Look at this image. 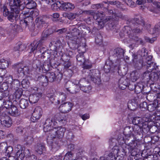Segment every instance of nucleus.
I'll return each instance as SVG.
<instances>
[{"mask_svg":"<svg viewBox=\"0 0 160 160\" xmlns=\"http://www.w3.org/2000/svg\"><path fill=\"white\" fill-rule=\"evenodd\" d=\"M48 81L54 82L55 80H61L62 77V75L59 72L54 73L53 72H48L46 74Z\"/></svg>","mask_w":160,"mask_h":160,"instance_id":"obj_13","label":"nucleus"},{"mask_svg":"<svg viewBox=\"0 0 160 160\" xmlns=\"http://www.w3.org/2000/svg\"><path fill=\"white\" fill-rule=\"evenodd\" d=\"M9 86L12 89L16 90L20 86V82L18 79H14Z\"/></svg>","mask_w":160,"mask_h":160,"instance_id":"obj_40","label":"nucleus"},{"mask_svg":"<svg viewBox=\"0 0 160 160\" xmlns=\"http://www.w3.org/2000/svg\"><path fill=\"white\" fill-rule=\"evenodd\" d=\"M48 18L46 16H40L37 17L35 20L36 25L39 28H41L43 26V25L45 24Z\"/></svg>","mask_w":160,"mask_h":160,"instance_id":"obj_19","label":"nucleus"},{"mask_svg":"<svg viewBox=\"0 0 160 160\" xmlns=\"http://www.w3.org/2000/svg\"><path fill=\"white\" fill-rule=\"evenodd\" d=\"M58 129L57 132L58 138H62L64 135V133L66 131V129L64 128L58 127L56 128Z\"/></svg>","mask_w":160,"mask_h":160,"instance_id":"obj_43","label":"nucleus"},{"mask_svg":"<svg viewBox=\"0 0 160 160\" xmlns=\"http://www.w3.org/2000/svg\"><path fill=\"white\" fill-rule=\"evenodd\" d=\"M38 80L39 81L41 84L43 86H46L48 83V80L46 75H38Z\"/></svg>","mask_w":160,"mask_h":160,"instance_id":"obj_32","label":"nucleus"},{"mask_svg":"<svg viewBox=\"0 0 160 160\" xmlns=\"http://www.w3.org/2000/svg\"><path fill=\"white\" fill-rule=\"evenodd\" d=\"M8 112L10 115L12 116L17 117L19 116L20 114L17 107L14 105L12 106Z\"/></svg>","mask_w":160,"mask_h":160,"instance_id":"obj_31","label":"nucleus"},{"mask_svg":"<svg viewBox=\"0 0 160 160\" xmlns=\"http://www.w3.org/2000/svg\"><path fill=\"white\" fill-rule=\"evenodd\" d=\"M73 106V104L70 102H65L61 104L59 108V111L63 113H67L70 111Z\"/></svg>","mask_w":160,"mask_h":160,"instance_id":"obj_17","label":"nucleus"},{"mask_svg":"<svg viewBox=\"0 0 160 160\" xmlns=\"http://www.w3.org/2000/svg\"><path fill=\"white\" fill-rule=\"evenodd\" d=\"M28 99L22 98L19 101V105L20 107L22 109H25L28 107Z\"/></svg>","mask_w":160,"mask_h":160,"instance_id":"obj_45","label":"nucleus"},{"mask_svg":"<svg viewBox=\"0 0 160 160\" xmlns=\"http://www.w3.org/2000/svg\"><path fill=\"white\" fill-rule=\"evenodd\" d=\"M129 80L124 78H120L118 81V85L120 88L124 90L128 86V85Z\"/></svg>","mask_w":160,"mask_h":160,"instance_id":"obj_27","label":"nucleus"},{"mask_svg":"<svg viewBox=\"0 0 160 160\" xmlns=\"http://www.w3.org/2000/svg\"><path fill=\"white\" fill-rule=\"evenodd\" d=\"M70 84H71L70 82H67L65 85L64 91L65 92L67 91V93L75 94L80 89V86H77L76 85L72 84L70 87H69L68 86L70 85Z\"/></svg>","mask_w":160,"mask_h":160,"instance_id":"obj_14","label":"nucleus"},{"mask_svg":"<svg viewBox=\"0 0 160 160\" xmlns=\"http://www.w3.org/2000/svg\"><path fill=\"white\" fill-rule=\"evenodd\" d=\"M126 136L127 135L124 133V131L123 135L120 134L118 136L117 141L120 146H121L125 143H128L129 140L131 141V139H129V137H128V138H127V137Z\"/></svg>","mask_w":160,"mask_h":160,"instance_id":"obj_21","label":"nucleus"},{"mask_svg":"<svg viewBox=\"0 0 160 160\" xmlns=\"http://www.w3.org/2000/svg\"><path fill=\"white\" fill-rule=\"evenodd\" d=\"M26 48L24 45L21 44L20 42L17 43L13 49V54L17 56L19 55L20 52L24 50Z\"/></svg>","mask_w":160,"mask_h":160,"instance_id":"obj_23","label":"nucleus"},{"mask_svg":"<svg viewBox=\"0 0 160 160\" xmlns=\"http://www.w3.org/2000/svg\"><path fill=\"white\" fill-rule=\"evenodd\" d=\"M42 94L41 93H32L29 96V102L32 104L37 102L40 97L42 96Z\"/></svg>","mask_w":160,"mask_h":160,"instance_id":"obj_25","label":"nucleus"},{"mask_svg":"<svg viewBox=\"0 0 160 160\" xmlns=\"http://www.w3.org/2000/svg\"><path fill=\"white\" fill-rule=\"evenodd\" d=\"M56 123H60L63 124H65L66 121L64 118L59 114L56 115L55 116Z\"/></svg>","mask_w":160,"mask_h":160,"instance_id":"obj_42","label":"nucleus"},{"mask_svg":"<svg viewBox=\"0 0 160 160\" xmlns=\"http://www.w3.org/2000/svg\"><path fill=\"white\" fill-rule=\"evenodd\" d=\"M29 82L27 79H23L21 85L23 88H27L29 86Z\"/></svg>","mask_w":160,"mask_h":160,"instance_id":"obj_60","label":"nucleus"},{"mask_svg":"<svg viewBox=\"0 0 160 160\" xmlns=\"http://www.w3.org/2000/svg\"><path fill=\"white\" fill-rule=\"evenodd\" d=\"M131 142H128V143H125L121 146H114L111 150L113 154L115 156L119 152H123L125 154L130 152L132 156L136 155L135 148L137 145V143L134 140L131 139Z\"/></svg>","mask_w":160,"mask_h":160,"instance_id":"obj_2","label":"nucleus"},{"mask_svg":"<svg viewBox=\"0 0 160 160\" xmlns=\"http://www.w3.org/2000/svg\"><path fill=\"white\" fill-rule=\"evenodd\" d=\"M142 119L139 117H134L132 120V123L136 126H138L140 128H143V125L142 123Z\"/></svg>","mask_w":160,"mask_h":160,"instance_id":"obj_39","label":"nucleus"},{"mask_svg":"<svg viewBox=\"0 0 160 160\" xmlns=\"http://www.w3.org/2000/svg\"><path fill=\"white\" fill-rule=\"evenodd\" d=\"M133 64L135 68L138 69H141L143 66V60L140 59L138 60L133 62Z\"/></svg>","mask_w":160,"mask_h":160,"instance_id":"obj_47","label":"nucleus"},{"mask_svg":"<svg viewBox=\"0 0 160 160\" xmlns=\"http://www.w3.org/2000/svg\"><path fill=\"white\" fill-rule=\"evenodd\" d=\"M0 105L1 106L4 107L8 109V111L14 105L12 104L11 102L10 101H6L5 99H0Z\"/></svg>","mask_w":160,"mask_h":160,"instance_id":"obj_30","label":"nucleus"},{"mask_svg":"<svg viewBox=\"0 0 160 160\" xmlns=\"http://www.w3.org/2000/svg\"><path fill=\"white\" fill-rule=\"evenodd\" d=\"M39 60L35 61V64L36 66V69L39 72H44L49 71L51 68V65L49 61H46L43 63V61Z\"/></svg>","mask_w":160,"mask_h":160,"instance_id":"obj_7","label":"nucleus"},{"mask_svg":"<svg viewBox=\"0 0 160 160\" xmlns=\"http://www.w3.org/2000/svg\"><path fill=\"white\" fill-rule=\"evenodd\" d=\"M146 68L148 71L151 72L154 70H156L158 68V67L156 65V63L155 62H152V63L147 64Z\"/></svg>","mask_w":160,"mask_h":160,"instance_id":"obj_44","label":"nucleus"},{"mask_svg":"<svg viewBox=\"0 0 160 160\" xmlns=\"http://www.w3.org/2000/svg\"><path fill=\"white\" fill-rule=\"evenodd\" d=\"M29 49L30 50V53L33 52L34 53L37 52L38 53H42L41 55V58H48L49 56L48 52L46 51V48L42 46V45H41L40 47L37 48V49H35L33 51H32V50L30 49L29 48Z\"/></svg>","mask_w":160,"mask_h":160,"instance_id":"obj_18","label":"nucleus"},{"mask_svg":"<svg viewBox=\"0 0 160 160\" xmlns=\"http://www.w3.org/2000/svg\"><path fill=\"white\" fill-rule=\"evenodd\" d=\"M25 8L29 9H32L35 8L36 6V3L32 0H24Z\"/></svg>","mask_w":160,"mask_h":160,"instance_id":"obj_34","label":"nucleus"},{"mask_svg":"<svg viewBox=\"0 0 160 160\" xmlns=\"http://www.w3.org/2000/svg\"><path fill=\"white\" fill-rule=\"evenodd\" d=\"M58 129L56 128H53L52 129H51L49 131H48L49 134L48 136L47 140L49 139H52L56 138H58V135L57 134V132Z\"/></svg>","mask_w":160,"mask_h":160,"instance_id":"obj_28","label":"nucleus"},{"mask_svg":"<svg viewBox=\"0 0 160 160\" xmlns=\"http://www.w3.org/2000/svg\"><path fill=\"white\" fill-rule=\"evenodd\" d=\"M9 29L11 31H13L15 32H21L22 29L20 27L14 23L10 24L9 27Z\"/></svg>","mask_w":160,"mask_h":160,"instance_id":"obj_41","label":"nucleus"},{"mask_svg":"<svg viewBox=\"0 0 160 160\" xmlns=\"http://www.w3.org/2000/svg\"><path fill=\"white\" fill-rule=\"evenodd\" d=\"M25 151L22 149L18 150L15 155V157L18 160H22L25 157Z\"/></svg>","mask_w":160,"mask_h":160,"instance_id":"obj_38","label":"nucleus"},{"mask_svg":"<svg viewBox=\"0 0 160 160\" xmlns=\"http://www.w3.org/2000/svg\"><path fill=\"white\" fill-rule=\"evenodd\" d=\"M128 26H125L126 36L130 39L135 41L138 40V38L135 36V33L142 32V28L145 26V28L148 30L151 34L158 33L160 32V22L155 25L153 28L149 30L150 28L149 24H145L143 18L141 17L136 18L128 20Z\"/></svg>","mask_w":160,"mask_h":160,"instance_id":"obj_1","label":"nucleus"},{"mask_svg":"<svg viewBox=\"0 0 160 160\" xmlns=\"http://www.w3.org/2000/svg\"><path fill=\"white\" fill-rule=\"evenodd\" d=\"M42 110L41 108L39 106L36 107L34 109L32 113V116L31 120L33 122L39 119L42 116Z\"/></svg>","mask_w":160,"mask_h":160,"instance_id":"obj_15","label":"nucleus"},{"mask_svg":"<svg viewBox=\"0 0 160 160\" xmlns=\"http://www.w3.org/2000/svg\"><path fill=\"white\" fill-rule=\"evenodd\" d=\"M91 89V87L88 85V86H83V87H82L80 88V89H81L84 92L88 93L90 91Z\"/></svg>","mask_w":160,"mask_h":160,"instance_id":"obj_59","label":"nucleus"},{"mask_svg":"<svg viewBox=\"0 0 160 160\" xmlns=\"http://www.w3.org/2000/svg\"><path fill=\"white\" fill-rule=\"evenodd\" d=\"M94 14L92 15V18L97 20L98 24L100 26V28H102L104 24L107 23L109 29L112 30L115 26L116 21L110 16L104 18L105 14L102 12L93 11Z\"/></svg>","mask_w":160,"mask_h":160,"instance_id":"obj_3","label":"nucleus"},{"mask_svg":"<svg viewBox=\"0 0 160 160\" xmlns=\"http://www.w3.org/2000/svg\"><path fill=\"white\" fill-rule=\"evenodd\" d=\"M116 157L113 152L111 151L110 152L108 151L106 152L103 156L101 157L100 160H116Z\"/></svg>","mask_w":160,"mask_h":160,"instance_id":"obj_24","label":"nucleus"},{"mask_svg":"<svg viewBox=\"0 0 160 160\" xmlns=\"http://www.w3.org/2000/svg\"><path fill=\"white\" fill-rule=\"evenodd\" d=\"M124 52V50L120 48H118L114 50L113 55L110 56V59L113 61L117 62V64L115 65L116 66L120 65L121 60L123 59Z\"/></svg>","mask_w":160,"mask_h":160,"instance_id":"obj_9","label":"nucleus"},{"mask_svg":"<svg viewBox=\"0 0 160 160\" xmlns=\"http://www.w3.org/2000/svg\"><path fill=\"white\" fill-rule=\"evenodd\" d=\"M138 73L134 72H133L131 73L130 79L132 82H134L137 81L138 78Z\"/></svg>","mask_w":160,"mask_h":160,"instance_id":"obj_57","label":"nucleus"},{"mask_svg":"<svg viewBox=\"0 0 160 160\" xmlns=\"http://www.w3.org/2000/svg\"><path fill=\"white\" fill-rule=\"evenodd\" d=\"M158 78V74L155 72H150V80L153 82L156 81Z\"/></svg>","mask_w":160,"mask_h":160,"instance_id":"obj_50","label":"nucleus"},{"mask_svg":"<svg viewBox=\"0 0 160 160\" xmlns=\"http://www.w3.org/2000/svg\"><path fill=\"white\" fill-rule=\"evenodd\" d=\"M94 14L93 11V10H83L82 16H88V18L86 20L87 23L90 22L91 20L92 19V15Z\"/></svg>","mask_w":160,"mask_h":160,"instance_id":"obj_35","label":"nucleus"},{"mask_svg":"<svg viewBox=\"0 0 160 160\" xmlns=\"http://www.w3.org/2000/svg\"><path fill=\"white\" fill-rule=\"evenodd\" d=\"M10 9L11 12L8 16V18L9 21L13 22L17 20L19 15L20 12L18 9H15L14 8L12 7L10 8Z\"/></svg>","mask_w":160,"mask_h":160,"instance_id":"obj_16","label":"nucleus"},{"mask_svg":"<svg viewBox=\"0 0 160 160\" xmlns=\"http://www.w3.org/2000/svg\"><path fill=\"white\" fill-rule=\"evenodd\" d=\"M157 107V104L153 103L149 104L148 106L147 109L149 111L152 112L155 110Z\"/></svg>","mask_w":160,"mask_h":160,"instance_id":"obj_56","label":"nucleus"},{"mask_svg":"<svg viewBox=\"0 0 160 160\" xmlns=\"http://www.w3.org/2000/svg\"><path fill=\"white\" fill-rule=\"evenodd\" d=\"M61 1H57L51 5V8L53 10H56L58 9H61Z\"/></svg>","mask_w":160,"mask_h":160,"instance_id":"obj_46","label":"nucleus"},{"mask_svg":"<svg viewBox=\"0 0 160 160\" xmlns=\"http://www.w3.org/2000/svg\"><path fill=\"white\" fill-rule=\"evenodd\" d=\"M58 99L57 100V103L59 104L61 102L66 100L67 98L66 95L62 92H58L57 93Z\"/></svg>","mask_w":160,"mask_h":160,"instance_id":"obj_36","label":"nucleus"},{"mask_svg":"<svg viewBox=\"0 0 160 160\" xmlns=\"http://www.w3.org/2000/svg\"><path fill=\"white\" fill-rule=\"evenodd\" d=\"M39 11L37 9H34L32 10L30 12V17L29 18L32 20V18L33 17L35 18L37 17L39 14Z\"/></svg>","mask_w":160,"mask_h":160,"instance_id":"obj_48","label":"nucleus"},{"mask_svg":"<svg viewBox=\"0 0 160 160\" xmlns=\"http://www.w3.org/2000/svg\"><path fill=\"white\" fill-rule=\"evenodd\" d=\"M117 139H116L112 138L109 139V143L111 148L112 146H114L113 147L115 146H117Z\"/></svg>","mask_w":160,"mask_h":160,"instance_id":"obj_62","label":"nucleus"},{"mask_svg":"<svg viewBox=\"0 0 160 160\" xmlns=\"http://www.w3.org/2000/svg\"><path fill=\"white\" fill-rule=\"evenodd\" d=\"M97 70L95 69L88 70L87 77L85 78H82L79 80L80 88L84 86L86 84H88V81L91 80L97 85L100 83L101 80L100 78L96 75Z\"/></svg>","mask_w":160,"mask_h":160,"instance_id":"obj_4","label":"nucleus"},{"mask_svg":"<svg viewBox=\"0 0 160 160\" xmlns=\"http://www.w3.org/2000/svg\"><path fill=\"white\" fill-rule=\"evenodd\" d=\"M8 2L10 8H14L15 9H18L19 12L25 8L24 0H8Z\"/></svg>","mask_w":160,"mask_h":160,"instance_id":"obj_11","label":"nucleus"},{"mask_svg":"<svg viewBox=\"0 0 160 160\" xmlns=\"http://www.w3.org/2000/svg\"><path fill=\"white\" fill-rule=\"evenodd\" d=\"M145 48H142L141 50L138 51V54H139V57H145L147 55V52H146Z\"/></svg>","mask_w":160,"mask_h":160,"instance_id":"obj_55","label":"nucleus"},{"mask_svg":"<svg viewBox=\"0 0 160 160\" xmlns=\"http://www.w3.org/2000/svg\"><path fill=\"white\" fill-rule=\"evenodd\" d=\"M150 72L147 71L144 72L142 75V79H145L147 81L150 80Z\"/></svg>","mask_w":160,"mask_h":160,"instance_id":"obj_58","label":"nucleus"},{"mask_svg":"<svg viewBox=\"0 0 160 160\" xmlns=\"http://www.w3.org/2000/svg\"><path fill=\"white\" fill-rule=\"evenodd\" d=\"M102 38L101 35L100 34H97L95 38V42L96 43L99 45L102 44Z\"/></svg>","mask_w":160,"mask_h":160,"instance_id":"obj_52","label":"nucleus"},{"mask_svg":"<svg viewBox=\"0 0 160 160\" xmlns=\"http://www.w3.org/2000/svg\"><path fill=\"white\" fill-rule=\"evenodd\" d=\"M144 128H140L138 126H135L133 128L131 127L130 126H128L124 129V133L127 135V138L128 137H129V139H132L135 140V141L137 142L136 138H135L134 136V134L132 133V131L134 132L135 133L140 134L141 131Z\"/></svg>","mask_w":160,"mask_h":160,"instance_id":"obj_5","label":"nucleus"},{"mask_svg":"<svg viewBox=\"0 0 160 160\" xmlns=\"http://www.w3.org/2000/svg\"><path fill=\"white\" fill-rule=\"evenodd\" d=\"M31 68L27 66H24L23 68V74L25 75L27 74H29L31 71Z\"/></svg>","mask_w":160,"mask_h":160,"instance_id":"obj_61","label":"nucleus"},{"mask_svg":"<svg viewBox=\"0 0 160 160\" xmlns=\"http://www.w3.org/2000/svg\"><path fill=\"white\" fill-rule=\"evenodd\" d=\"M142 119V123L143 125V128L145 129L148 128V122H149L151 118V116L149 113H147L143 114L141 118Z\"/></svg>","mask_w":160,"mask_h":160,"instance_id":"obj_22","label":"nucleus"},{"mask_svg":"<svg viewBox=\"0 0 160 160\" xmlns=\"http://www.w3.org/2000/svg\"><path fill=\"white\" fill-rule=\"evenodd\" d=\"M28 19L26 18L21 21L20 23L22 28H25L28 25H30V21L28 22Z\"/></svg>","mask_w":160,"mask_h":160,"instance_id":"obj_49","label":"nucleus"},{"mask_svg":"<svg viewBox=\"0 0 160 160\" xmlns=\"http://www.w3.org/2000/svg\"><path fill=\"white\" fill-rule=\"evenodd\" d=\"M78 49V50L81 48L83 49V50L81 51V53H80L76 56V59L78 63H80V64H82L83 65V68L84 69H89L91 68V65L90 64H88V60H86L85 59L84 56L83 55V53L85 52V49L83 46H80Z\"/></svg>","mask_w":160,"mask_h":160,"instance_id":"obj_10","label":"nucleus"},{"mask_svg":"<svg viewBox=\"0 0 160 160\" xmlns=\"http://www.w3.org/2000/svg\"><path fill=\"white\" fill-rule=\"evenodd\" d=\"M55 122H54L52 119L50 118L46 119L43 126V130L45 132H48L55 124Z\"/></svg>","mask_w":160,"mask_h":160,"instance_id":"obj_20","label":"nucleus"},{"mask_svg":"<svg viewBox=\"0 0 160 160\" xmlns=\"http://www.w3.org/2000/svg\"><path fill=\"white\" fill-rule=\"evenodd\" d=\"M114 16L115 18H112V17H110L112 19L114 20L116 22H115V26L112 29L115 28L116 25L117 24V21L119 20L120 19L121 20H123L126 18L125 16L121 13H114Z\"/></svg>","mask_w":160,"mask_h":160,"instance_id":"obj_33","label":"nucleus"},{"mask_svg":"<svg viewBox=\"0 0 160 160\" xmlns=\"http://www.w3.org/2000/svg\"><path fill=\"white\" fill-rule=\"evenodd\" d=\"M22 92L21 90H18L14 94V96L16 99H19L21 97Z\"/></svg>","mask_w":160,"mask_h":160,"instance_id":"obj_64","label":"nucleus"},{"mask_svg":"<svg viewBox=\"0 0 160 160\" xmlns=\"http://www.w3.org/2000/svg\"><path fill=\"white\" fill-rule=\"evenodd\" d=\"M69 29L71 31V34H69L68 37L70 40L77 42V39L81 36V32L79 29L75 28L74 25L70 26Z\"/></svg>","mask_w":160,"mask_h":160,"instance_id":"obj_12","label":"nucleus"},{"mask_svg":"<svg viewBox=\"0 0 160 160\" xmlns=\"http://www.w3.org/2000/svg\"><path fill=\"white\" fill-rule=\"evenodd\" d=\"M72 52L71 51H69L68 54L69 55H67L66 54H63L62 56L61 59H62V61L64 62H66L67 61L69 60L70 59V56L72 55Z\"/></svg>","mask_w":160,"mask_h":160,"instance_id":"obj_51","label":"nucleus"},{"mask_svg":"<svg viewBox=\"0 0 160 160\" xmlns=\"http://www.w3.org/2000/svg\"><path fill=\"white\" fill-rule=\"evenodd\" d=\"M50 34V33L49 32L48 30L44 31L42 34V37L41 39L38 42L34 41L29 46L30 49H31L32 51H33L35 49H37V48L40 47L41 45Z\"/></svg>","mask_w":160,"mask_h":160,"instance_id":"obj_8","label":"nucleus"},{"mask_svg":"<svg viewBox=\"0 0 160 160\" xmlns=\"http://www.w3.org/2000/svg\"><path fill=\"white\" fill-rule=\"evenodd\" d=\"M117 62L113 61L112 59L110 58L107 60L105 63V65L104 67V70L106 73L109 72L111 68L117 67L118 69V72L120 75L124 76L127 74L126 71L123 72L120 68V65L116 66L115 65L117 64Z\"/></svg>","mask_w":160,"mask_h":160,"instance_id":"obj_6","label":"nucleus"},{"mask_svg":"<svg viewBox=\"0 0 160 160\" xmlns=\"http://www.w3.org/2000/svg\"><path fill=\"white\" fill-rule=\"evenodd\" d=\"M16 68L18 73H23L24 66L22 64H18L16 66Z\"/></svg>","mask_w":160,"mask_h":160,"instance_id":"obj_63","label":"nucleus"},{"mask_svg":"<svg viewBox=\"0 0 160 160\" xmlns=\"http://www.w3.org/2000/svg\"><path fill=\"white\" fill-rule=\"evenodd\" d=\"M73 154L71 151H68L65 155L63 158L64 160H71L73 157Z\"/></svg>","mask_w":160,"mask_h":160,"instance_id":"obj_54","label":"nucleus"},{"mask_svg":"<svg viewBox=\"0 0 160 160\" xmlns=\"http://www.w3.org/2000/svg\"><path fill=\"white\" fill-rule=\"evenodd\" d=\"M13 149L12 147L11 146H8L7 147L5 151V154L7 157H10L13 151Z\"/></svg>","mask_w":160,"mask_h":160,"instance_id":"obj_53","label":"nucleus"},{"mask_svg":"<svg viewBox=\"0 0 160 160\" xmlns=\"http://www.w3.org/2000/svg\"><path fill=\"white\" fill-rule=\"evenodd\" d=\"M1 123L3 126L9 128L11 126L12 124L11 119L9 117H8L5 119L1 120Z\"/></svg>","mask_w":160,"mask_h":160,"instance_id":"obj_37","label":"nucleus"},{"mask_svg":"<svg viewBox=\"0 0 160 160\" xmlns=\"http://www.w3.org/2000/svg\"><path fill=\"white\" fill-rule=\"evenodd\" d=\"M61 9L65 11H69L75 7L74 5L70 2H65L61 1Z\"/></svg>","mask_w":160,"mask_h":160,"instance_id":"obj_26","label":"nucleus"},{"mask_svg":"<svg viewBox=\"0 0 160 160\" xmlns=\"http://www.w3.org/2000/svg\"><path fill=\"white\" fill-rule=\"evenodd\" d=\"M35 150L39 154H42L46 150L44 144L43 143H38L35 146Z\"/></svg>","mask_w":160,"mask_h":160,"instance_id":"obj_29","label":"nucleus"}]
</instances>
